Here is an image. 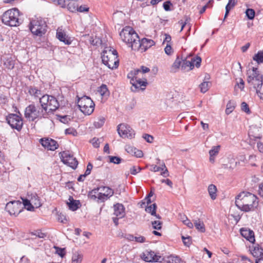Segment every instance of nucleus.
I'll return each mask as SVG.
<instances>
[{
  "mask_svg": "<svg viewBox=\"0 0 263 263\" xmlns=\"http://www.w3.org/2000/svg\"><path fill=\"white\" fill-rule=\"evenodd\" d=\"M235 204L244 212L254 211L258 205V199L251 193L242 192L236 197Z\"/></svg>",
  "mask_w": 263,
  "mask_h": 263,
  "instance_id": "f257e3e1",
  "label": "nucleus"
},
{
  "mask_svg": "<svg viewBox=\"0 0 263 263\" xmlns=\"http://www.w3.org/2000/svg\"><path fill=\"white\" fill-rule=\"evenodd\" d=\"M121 40L132 49L139 48L140 38L135 31L129 26H126L120 33Z\"/></svg>",
  "mask_w": 263,
  "mask_h": 263,
  "instance_id": "f03ea898",
  "label": "nucleus"
},
{
  "mask_svg": "<svg viewBox=\"0 0 263 263\" xmlns=\"http://www.w3.org/2000/svg\"><path fill=\"white\" fill-rule=\"evenodd\" d=\"M112 189L105 186H100L95 188L88 194V197L98 203L104 202L114 195Z\"/></svg>",
  "mask_w": 263,
  "mask_h": 263,
  "instance_id": "7ed1b4c3",
  "label": "nucleus"
},
{
  "mask_svg": "<svg viewBox=\"0 0 263 263\" xmlns=\"http://www.w3.org/2000/svg\"><path fill=\"white\" fill-rule=\"evenodd\" d=\"M20 12L18 9L14 8L5 11L2 15V22L8 26L16 27L21 23L20 18Z\"/></svg>",
  "mask_w": 263,
  "mask_h": 263,
  "instance_id": "20e7f679",
  "label": "nucleus"
},
{
  "mask_svg": "<svg viewBox=\"0 0 263 263\" xmlns=\"http://www.w3.org/2000/svg\"><path fill=\"white\" fill-rule=\"evenodd\" d=\"M103 63L109 68L114 69L117 68L119 65L118 53L116 50L107 49L104 50L101 55Z\"/></svg>",
  "mask_w": 263,
  "mask_h": 263,
  "instance_id": "39448f33",
  "label": "nucleus"
},
{
  "mask_svg": "<svg viewBox=\"0 0 263 263\" xmlns=\"http://www.w3.org/2000/svg\"><path fill=\"white\" fill-rule=\"evenodd\" d=\"M40 103L44 111L46 112L47 117L49 112L55 111L60 106L57 99L54 97L48 95L41 97Z\"/></svg>",
  "mask_w": 263,
  "mask_h": 263,
  "instance_id": "423d86ee",
  "label": "nucleus"
},
{
  "mask_svg": "<svg viewBox=\"0 0 263 263\" xmlns=\"http://www.w3.org/2000/svg\"><path fill=\"white\" fill-rule=\"evenodd\" d=\"M24 116L29 121H34L36 119L47 118L46 112L44 111L42 107H37L34 104H30L26 108Z\"/></svg>",
  "mask_w": 263,
  "mask_h": 263,
  "instance_id": "0eeeda50",
  "label": "nucleus"
},
{
  "mask_svg": "<svg viewBox=\"0 0 263 263\" xmlns=\"http://www.w3.org/2000/svg\"><path fill=\"white\" fill-rule=\"evenodd\" d=\"M247 82L255 89L258 85L262 84V76L259 73L257 68L252 67L249 69L247 70Z\"/></svg>",
  "mask_w": 263,
  "mask_h": 263,
  "instance_id": "6e6552de",
  "label": "nucleus"
},
{
  "mask_svg": "<svg viewBox=\"0 0 263 263\" xmlns=\"http://www.w3.org/2000/svg\"><path fill=\"white\" fill-rule=\"evenodd\" d=\"M47 25L42 18H37L32 20L30 23L29 29L34 35L41 36L46 32Z\"/></svg>",
  "mask_w": 263,
  "mask_h": 263,
  "instance_id": "1a4fd4ad",
  "label": "nucleus"
},
{
  "mask_svg": "<svg viewBox=\"0 0 263 263\" xmlns=\"http://www.w3.org/2000/svg\"><path fill=\"white\" fill-rule=\"evenodd\" d=\"M77 103L80 110L84 115H90L93 112L95 104L89 97L84 96L79 98Z\"/></svg>",
  "mask_w": 263,
  "mask_h": 263,
  "instance_id": "9d476101",
  "label": "nucleus"
},
{
  "mask_svg": "<svg viewBox=\"0 0 263 263\" xmlns=\"http://www.w3.org/2000/svg\"><path fill=\"white\" fill-rule=\"evenodd\" d=\"M6 121L10 127L20 132L23 126V121L22 116L15 114H10L6 117Z\"/></svg>",
  "mask_w": 263,
  "mask_h": 263,
  "instance_id": "9b49d317",
  "label": "nucleus"
},
{
  "mask_svg": "<svg viewBox=\"0 0 263 263\" xmlns=\"http://www.w3.org/2000/svg\"><path fill=\"white\" fill-rule=\"evenodd\" d=\"M6 210L11 215L17 216L22 211V203L18 201H10L6 205Z\"/></svg>",
  "mask_w": 263,
  "mask_h": 263,
  "instance_id": "f8f14e48",
  "label": "nucleus"
},
{
  "mask_svg": "<svg viewBox=\"0 0 263 263\" xmlns=\"http://www.w3.org/2000/svg\"><path fill=\"white\" fill-rule=\"evenodd\" d=\"M117 130L120 136L123 138L132 139L135 136V132L128 125L122 123L117 127Z\"/></svg>",
  "mask_w": 263,
  "mask_h": 263,
  "instance_id": "ddd939ff",
  "label": "nucleus"
},
{
  "mask_svg": "<svg viewBox=\"0 0 263 263\" xmlns=\"http://www.w3.org/2000/svg\"><path fill=\"white\" fill-rule=\"evenodd\" d=\"M62 161L73 169L77 168L78 162L69 152L64 151L60 153Z\"/></svg>",
  "mask_w": 263,
  "mask_h": 263,
  "instance_id": "4468645a",
  "label": "nucleus"
},
{
  "mask_svg": "<svg viewBox=\"0 0 263 263\" xmlns=\"http://www.w3.org/2000/svg\"><path fill=\"white\" fill-rule=\"evenodd\" d=\"M201 62V59L199 57H196V58H192L191 61L184 59L182 60L181 69L186 70L187 71L192 70L195 65L196 67H200Z\"/></svg>",
  "mask_w": 263,
  "mask_h": 263,
  "instance_id": "2eb2a0df",
  "label": "nucleus"
},
{
  "mask_svg": "<svg viewBox=\"0 0 263 263\" xmlns=\"http://www.w3.org/2000/svg\"><path fill=\"white\" fill-rule=\"evenodd\" d=\"M141 257L146 262H161L162 260L160 256L156 255L151 250H145L141 255Z\"/></svg>",
  "mask_w": 263,
  "mask_h": 263,
  "instance_id": "dca6fc26",
  "label": "nucleus"
},
{
  "mask_svg": "<svg viewBox=\"0 0 263 263\" xmlns=\"http://www.w3.org/2000/svg\"><path fill=\"white\" fill-rule=\"evenodd\" d=\"M41 144L45 148L49 151H55L59 147L57 142L50 138H42L40 140Z\"/></svg>",
  "mask_w": 263,
  "mask_h": 263,
  "instance_id": "f3484780",
  "label": "nucleus"
},
{
  "mask_svg": "<svg viewBox=\"0 0 263 263\" xmlns=\"http://www.w3.org/2000/svg\"><path fill=\"white\" fill-rule=\"evenodd\" d=\"M56 36L59 40L66 45H70L72 42L70 37L67 35L66 32L61 28L59 27L57 29Z\"/></svg>",
  "mask_w": 263,
  "mask_h": 263,
  "instance_id": "a211bd4d",
  "label": "nucleus"
},
{
  "mask_svg": "<svg viewBox=\"0 0 263 263\" xmlns=\"http://www.w3.org/2000/svg\"><path fill=\"white\" fill-rule=\"evenodd\" d=\"M130 82L132 85L131 89L133 91H136L138 88L144 90L147 84L146 79H145L144 81H142L140 78H138L136 80H132V81H130Z\"/></svg>",
  "mask_w": 263,
  "mask_h": 263,
  "instance_id": "6ab92c4d",
  "label": "nucleus"
},
{
  "mask_svg": "<svg viewBox=\"0 0 263 263\" xmlns=\"http://www.w3.org/2000/svg\"><path fill=\"white\" fill-rule=\"evenodd\" d=\"M240 233L242 236H243L250 242L253 243L255 241V239L254 237V233L252 230L242 228L240 230Z\"/></svg>",
  "mask_w": 263,
  "mask_h": 263,
  "instance_id": "aec40b11",
  "label": "nucleus"
},
{
  "mask_svg": "<svg viewBox=\"0 0 263 263\" xmlns=\"http://www.w3.org/2000/svg\"><path fill=\"white\" fill-rule=\"evenodd\" d=\"M150 170L154 172H157L162 171V172L161 173V175H162L164 177H166L169 176L168 170L166 168L164 162H162V163L160 164V166H158L156 165H151Z\"/></svg>",
  "mask_w": 263,
  "mask_h": 263,
  "instance_id": "412c9836",
  "label": "nucleus"
},
{
  "mask_svg": "<svg viewBox=\"0 0 263 263\" xmlns=\"http://www.w3.org/2000/svg\"><path fill=\"white\" fill-rule=\"evenodd\" d=\"M114 214L119 218H123L125 215V208L122 204L116 203L114 205Z\"/></svg>",
  "mask_w": 263,
  "mask_h": 263,
  "instance_id": "4be33fe9",
  "label": "nucleus"
},
{
  "mask_svg": "<svg viewBox=\"0 0 263 263\" xmlns=\"http://www.w3.org/2000/svg\"><path fill=\"white\" fill-rule=\"evenodd\" d=\"M69 202H67V204L69 207V209L72 211H76L80 206V202L79 200H74L72 196H69Z\"/></svg>",
  "mask_w": 263,
  "mask_h": 263,
  "instance_id": "5701e85b",
  "label": "nucleus"
},
{
  "mask_svg": "<svg viewBox=\"0 0 263 263\" xmlns=\"http://www.w3.org/2000/svg\"><path fill=\"white\" fill-rule=\"evenodd\" d=\"M68 7L69 10L72 12L77 11L80 12H85L89 10L88 7H85V6H80V7L78 6H76L75 4L72 3L68 4Z\"/></svg>",
  "mask_w": 263,
  "mask_h": 263,
  "instance_id": "b1692460",
  "label": "nucleus"
},
{
  "mask_svg": "<svg viewBox=\"0 0 263 263\" xmlns=\"http://www.w3.org/2000/svg\"><path fill=\"white\" fill-rule=\"evenodd\" d=\"M154 44L155 42L153 40L143 38L141 41H140L139 47H141L142 49H144L145 51L147 49L154 45Z\"/></svg>",
  "mask_w": 263,
  "mask_h": 263,
  "instance_id": "393cba45",
  "label": "nucleus"
},
{
  "mask_svg": "<svg viewBox=\"0 0 263 263\" xmlns=\"http://www.w3.org/2000/svg\"><path fill=\"white\" fill-rule=\"evenodd\" d=\"M156 208L157 205L156 203H153L150 205H147L145 207V211L147 213H150L152 215L155 216L157 219H161V217L159 215L156 214Z\"/></svg>",
  "mask_w": 263,
  "mask_h": 263,
  "instance_id": "a878e982",
  "label": "nucleus"
},
{
  "mask_svg": "<svg viewBox=\"0 0 263 263\" xmlns=\"http://www.w3.org/2000/svg\"><path fill=\"white\" fill-rule=\"evenodd\" d=\"M126 151L129 153L134 154L137 157L140 158L143 156V153L141 151L130 146L126 147Z\"/></svg>",
  "mask_w": 263,
  "mask_h": 263,
  "instance_id": "bb28decb",
  "label": "nucleus"
},
{
  "mask_svg": "<svg viewBox=\"0 0 263 263\" xmlns=\"http://www.w3.org/2000/svg\"><path fill=\"white\" fill-rule=\"evenodd\" d=\"M194 226L196 229L199 232L203 233L205 231L203 222L199 219L194 220Z\"/></svg>",
  "mask_w": 263,
  "mask_h": 263,
  "instance_id": "cd10ccee",
  "label": "nucleus"
},
{
  "mask_svg": "<svg viewBox=\"0 0 263 263\" xmlns=\"http://www.w3.org/2000/svg\"><path fill=\"white\" fill-rule=\"evenodd\" d=\"M252 254L256 258L263 257V249L259 246H255L252 251Z\"/></svg>",
  "mask_w": 263,
  "mask_h": 263,
  "instance_id": "c85d7f7f",
  "label": "nucleus"
},
{
  "mask_svg": "<svg viewBox=\"0 0 263 263\" xmlns=\"http://www.w3.org/2000/svg\"><path fill=\"white\" fill-rule=\"evenodd\" d=\"M208 192L212 200H215L217 197V188L214 184H210L208 187Z\"/></svg>",
  "mask_w": 263,
  "mask_h": 263,
  "instance_id": "c756f323",
  "label": "nucleus"
},
{
  "mask_svg": "<svg viewBox=\"0 0 263 263\" xmlns=\"http://www.w3.org/2000/svg\"><path fill=\"white\" fill-rule=\"evenodd\" d=\"M139 73H141V69H134L128 73L127 74V78L130 79V81H132V80H136L140 78V77H138Z\"/></svg>",
  "mask_w": 263,
  "mask_h": 263,
  "instance_id": "7c9ffc66",
  "label": "nucleus"
},
{
  "mask_svg": "<svg viewBox=\"0 0 263 263\" xmlns=\"http://www.w3.org/2000/svg\"><path fill=\"white\" fill-rule=\"evenodd\" d=\"M30 200L34 208H38L42 205L40 200L36 194L32 195Z\"/></svg>",
  "mask_w": 263,
  "mask_h": 263,
  "instance_id": "2f4dec72",
  "label": "nucleus"
},
{
  "mask_svg": "<svg viewBox=\"0 0 263 263\" xmlns=\"http://www.w3.org/2000/svg\"><path fill=\"white\" fill-rule=\"evenodd\" d=\"M23 199V203L22 206L23 205L25 209H26L28 211H34V207L32 204L31 200H29L27 199Z\"/></svg>",
  "mask_w": 263,
  "mask_h": 263,
  "instance_id": "473e14b6",
  "label": "nucleus"
},
{
  "mask_svg": "<svg viewBox=\"0 0 263 263\" xmlns=\"http://www.w3.org/2000/svg\"><path fill=\"white\" fill-rule=\"evenodd\" d=\"M29 93L30 95L34 96L35 98H40L42 95L41 91L36 87H30L29 89Z\"/></svg>",
  "mask_w": 263,
  "mask_h": 263,
  "instance_id": "72a5a7b5",
  "label": "nucleus"
},
{
  "mask_svg": "<svg viewBox=\"0 0 263 263\" xmlns=\"http://www.w3.org/2000/svg\"><path fill=\"white\" fill-rule=\"evenodd\" d=\"M105 118L103 116L99 117L94 122L93 125L96 128H100L104 124Z\"/></svg>",
  "mask_w": 263,
  "mask_h": 263,
  "instance_id": "f704fd0d",
  "label": "nucleus"
},
{
  "mask_svg": "<svg viewBox=\"0 0 263 263\" xmlns=\"http://www.w3.org/2000/svg\"><path fill=\"white\" fill-rule=\"evenodd\" d=\"M253 59L258 64L263 63V51H259L253 56Z\"/></svg>",
  "mask_w": 263,
  "mask_h": 263,
  "instance_id": "c9c22d12",
  "label": "nucleus"
},
{
  "mask_svg": "<svg viewBox=\"0 0 263 263\" xmlns=\"http://www.w3.org/2000/svg\"><path fill=\"white\" fill-rule=\"evenodd\" d=\"M236 103L234 101H230L227 104L226 113L227 115L231 114L235 109Z\"/></svg>",
  "mask_w": 263,
  "mask_h": 263,
  "instance_id": "e433bc0d",
  "label": "nucleus"
},
{
  "mask_svg": "<svg viewBox=\"0 0 263 263\" xmlns=\"http://www.w3.org/2000/svg\"><path fill=\"white\" fill-rule=\"evenodd\" d=\"M83 256L78 252L73 253L72 257V263H81Z\"/></svg>",
  "mask_w": 263,
  "mask_h": 263,
  "instance_id": "4c0bfd02",
  "label": "nucleus"
},
{
  "mask_svg": "<svg viewBox=\"0 0 263 263\" xmlns=\"http://www.w3.org/2000/svg\"><path fill=\"white\" fill-rule=\"evenodd\" d=\"M211 84L209 82H203L200 85V91L202 93L206 92L209 89Z\"/></svg>",
  "mask_w": 263,
  "mask_h": 263,
  "instance_id": "58836bf2",
  "label": "nucleus"
},
{
  "mask_svg": "<svg viewBox=\"0 0 263 263\" xmlns=\"http://www.w3.org/2000/svg\"><path fill=\"white\" fill-rule=\"evenodd\" d=\"M98 91L102 96H107L109 93L107 86L105 84H102L99 87Z\"/></svg>",
  "mask_w": 263,
  "mask_h": 263,
  "instance_id": "ea45409f",
  "label": "nucleus"
},
{
  "mask_svg": "<svg viewBox=\"0 0 263 263\" xmlns=\"http://www.w3.org/2000/svg\"><path fill=\"white\" fill-rule=\"evenodd\" d=\"M220 146H213L212 149L209 151V154L211 156H216L219 151L220 149Z\"/></svg>",
  "mask_w": 263,
  "mask_h": 263,
  "instance_id": "a19ab883",
  "label": "nucleus"
},
{
  "mask_svg": "<svg viewBox=\"0 0 263 263\" xmlns=\"http://www.w3.org/2000/svg\"><path fill=\"white\" fill-rule=\"evenodd\" d=\"M246 14L249 20H253L255 16V11L252 9L248 8L246 11Z\"/></svg>",
  "mask_w": 263,
  "mask_h": 263,
  "instance_id": "79ce46f5",
  "label": "nucleus"
},
{
  "mask_svg": "<svg viewBox=\"0 0 263 263\" xmlns=\"http://www.w3.org/2000/svg\"><path fill=\"white\" fill-rule=\"evenodd\" d=\"M152 225L154 229L159 230L162 228V222L160 221L155 220L152 222Z\"/></svg>",
  "mask_w": 263,
  "mask_h": 263,
  "instance_id": "37998d69",
  "label": "nucleus"
},
{
  "mask_svg": "<svg viewBox=\"0 0 263 263\" xmlns=\"http://www.w3.org/2000/svg\"><path fill=\"white\" fill-rule=\"evenodd\" d=\"M241 110L246 112L247 114H250L251 113L249 107L245 102H242L241 104Z\"/></svg>",
  "mask_w": 263,
  "mask_h": 263,
  "instance_id": "c03bdc74",
  "label": "nucleus"
},
{
  "mask_svg": "<svg viewBox=\"0 0 263 263\" xmlns=\"http://www.w3.org/2000/svg\"><path fill=\"white\" fill-rule=\"evenodd\" d=\"M182 60L177 58L172 65V68L174 69H178L180 66L181 67Z\"/></svg>",
  "mask_w": 263,
  "mask_h": 263,
  "instance_id": "a18cd8bd",
  "label": "nucleus"
},
{
  "mask_svg": "<svg viewBox=\"0 0 263 263\" xmlns=\"http://www.w3.org/2000/svg\"><path fill=\"white\" fill-rule=\"evenodd\" d=\"M109 161L115 164H119L121 161V159L120 157L116 156H109Z\"/></svg>",
  "mask_w": 263,
  "mask_h": 263,
  "instance_id": "49530a36",
  "label": "nucleus"
},
{
  "mask_svg": "<svg viewBox=\"0 0 263 263\" xmlns=\"http://www.w3.org/2000/svg\"><path fill=\"white\" fill-rule=\"evenodd\" d=\"M182 239L184 245L186 246H190L191 244V238L190 236L184 237L182 236Z\"/></svg>",
  "mask_w": 263,
  "mask_h": 263,
  "instance_id": "de8ad7c7",
  "label": "nucleus"
},
{
  "mask_svg": "<svg viewBox=\"0 0 263 263\" xmlns=\"http://www.w3.org/2000/svg\"><path fill=\"white\" fill-rule=\"evenodd\" d=\"M255 90L256 91V93L259 95L260 97L263 99V84L258 85L255 88Z\"/></svg>",
  "mask_w": 263,
  "mask_h": 263,
  "instance_id": "09e8293b",
  "label": "nucleus"
},
{
  "mask_svg": "<svg viewBox=\"0 0 263 263\" xmlns=\"http://www.w3.org/2000/svg\"><path fill=\"white\" fill-rule=\"evenodd\" d=\"M141 168L139 166H133L130 168V172L132 175H135L140 172Z\"/></svg>",
  "mask_w": 263,
  "mask_h": 263,
  "instance_id": "8fccbe9b",
  "label": "nucleus"
},
{
  "mask_svg": "<svg viewBox=\"0 0 263 263\" xmlns=\"http://www.w3.org/2000/svg\"><path fill=\"white\" fill-rule=\"evenodd\" d=\"M59 117L60 121L64 124L67 123L70 120L68 116H59Z\"/></svg>",
  "mask_w": 263,
  "mask_h": 263,
  "instance_id": "3c124183",
  "label": "nucleus"
},
{
  "mask_svg": "<svg viewBox=\"0 0 263 263\" xmlns=\"http://www.w3.org/2000/svg\"><path fill=\"white\" fill-rule=\"evenodd\" d=\"M6 67L9 69H12L14 67V63L11 60H7L5 63Z\"/></svg>",
  "mask_w": 263,
  "mask_h": 263,
  "instance_id": "603ef678",
  "label": "nucleus"
},
{
  "mask_svg": "<svg viewBox=\"0 0 263 263\" xmlns=\"http://www.w3.org/2000/svg\"><path fill=\"white\" fill-rule=\"evenodd\" d=\"M142 137L148 143H152L154 140V138L152 136L147 134L143 135Z\"/></svg>",
  "mask_w": 263,
  "mask_h": 263,
  "instance_id": "864d4df0",
  "label": "nucleus"
},
{
  "mask_svg": "<svg viewBox=\"0 0 263 263\" xmlns=\"http://www.w3.org/2000/svg\"><path fill=\"white\" fill-rule=\"evenodd\" d=\"M55 249H56V253L60 256L61 257H63L65 254V249L60 248L58 247H55Z\"/></svg>",
  "mask_w": 263,
  "mask_h": 263,
  "instance_id": "5fc2aeb1",
  "label": "nucleus"
},
{
  "mask_svg": "<svg viewBox=\"0 0 263 263\" xmlns=\"http://www.w3.org/2000/svg\"><path fill=\"white\" fill-rule=\"evenodd\" d=\"M164 51L166 54L167 55H171L173 52V49L170 44H167L166 47L164 48Z\"/></svg>",
  "mask_w": 263,
  "mask_h": 263,
  "instance_id": "6e6d98bb",
  "label": "nucleus"
},
{
  "mask_svg": "<svg viewBox=\"0 0 263 263\" xmlns=\"http://www.w3.org/2000/svg\"><path fill=\"white\" fill-rule=\"evenodd\" d=\"M172 5V4L170 1L165 2L163 4V7L165 11H170L171 10L170 7Z\"/></svg>",
  "mask_w": 263,
  "mask_h": 263,
  "instance_id": "4d7b16f0",
  "label": "nucleus"
},
{
  "mask_svg": "<svg viewBox=\"0 0 263 263\" xmlns=\"http://www.w3.org/2000/svg\"><path fill=\"white\" fill-rule=\"evenodd\" d=\"M58 220L63 223H66L67 221L66 216L62 214L58 215Z\"/></svg>",
  "mask_w": 263,
  "mask_h": 263,
  "instance_id": "13d9d810",
  "label": "nucleus"
},
{
  "mask_svg": "<svg viewBox=\"0 0 263 263\" xmlns=\"http://www.w3.org/2000/svg\"><path fill=\"white\" fill-rule=\"evenodd\" d=\"M146 239L144 237L142 236H135V241L139 243H143L145 242Z\"/></svg>",
  "mask_w": 263,
  "mask_h": 263,
  "instance_id": "bf43d9fd",
  "label": "nucleus"
},
{
  "mask_svg": "<svg viewBox=\"0 0 263 263\" xmlns=\"http://www.w3.org/2000/svg\"><path fill=\"white\" fill-rule=\"evenodd\" d=\"M236 4V0H229V2L228 4L226 5V6H228V8H230V9H231L232 8H233Z\"/></svg>",
  "mask_w": 263,
  "mask_h": 263,
  "instance_id": "052dcab7",
  "label": "nucleus"
},
{
  "mask_svg": "<svg viewBox=\"0 0 263 263\" xmlns=\"http://www.w3.org/2000/svg\"><path fill=\"white\" fill-rule=\"evenodd\" d=\"M92 168V164L90 163H89L87 166V169L84 173L85 174V175L88 176V175H89L91 173V171Z\"/></svg>",
  "mask_w": 263,
  "mask_h": 263,
  "instance_id": "680f3d73",
  "label": "nucleus"
},
{
  "mask_svg": "<svg viewBox=\"0 0 263 263\" xmlns=\"http://www.w3.org/2000/svg\"><path fill=\"white\" fill-rule=\"evenodd\" d=\"M183 223L189 228H193L194 227L192 222L188 218L185 219V220Z\"/></svg>",
  "mask_w": 263,
  "mask_h": 263,
  "instance_id": "e2e57ef3",
  "label": "nucleus"
},
{
  "mask_svg": "<svg viewBox=\"0 0 263 263\" xmlns=\"http://www.w3.org/2000/svg\"><path fill=\"white\" fill-rule=\"evenodd\" d=\"M161 182L162 183H166L167 185L170 186L171 188L173 187V182H172V181L171 180H170L168 179H162V180H161Z\"/></svg>",
  "mask_w": 263,
  "mask_h": 263,
  "instance_id": "0e129e2a",
  "label": "nucleus"
},
{
  "mask_svg": "<svg viewBox=\"0 0 263 263\" xmlns=\"http://www.w3.org/2000/svg\"><path fill=\"white\" fill-rule=\"evenodd\" d=\"M238 87L241 90H243L244 89L245 82L243 80L241 79H239V82L237 83Z\"/></svg>",
  "mask_w": 263,
  "mask_h": 263,
  "instance_id": "69168bd1",
  "label": "nucleus"
},
{
  "mask_svg": "<svg viewBox=\"0 0 263 263\" xmlns=\"http://www.w3.org/2000/svg\"><path fill=\"white\" fill-rule=\"evenodd\" d=\"M176 257L177 256L172 255L168 257L166 261L167 263H175V261L176 260L175 259H176Z\"/></svg>",
  "mask_w": 263,
  "mask_h": 263,
  "instance_id": "338daca9",
  "label": "nucleus"
},
{
  "mask_svg": "<svg viewBox=\"0 0 263 263\" xmlns=\"http://www.w3.org/2000/svg\"><path fill=\"white\" fill-rule=\"evenodd\" d=\"M258 193L260 196L263 197V182L259 185Z\"/></svg>",
  "mask_w": 263,
  "mask_h": 263,
  "instance_id": "774afa93",
  "label": "nucleus"
}]
</instances>
